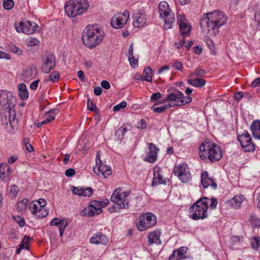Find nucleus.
Instances as JSON below:
<instances>
[{
	"label": "nucleus",
	"instance_id": "f8f14e48",
	"mask_svg": "<svg viewBox=\"0 0 260 260\" xmlns=\"http://www.w3.org/2000/svg\"><path fill=\"white\" fill-rule=\"evenodd\" d=\"M15 26L16 30L18 32H23L27 35L32 34L37 31L38 27L37 23L28 20L21 21Z\"/></svg>",
	"mask_w": 260,
	"mask_h": 260
},
{
	"label": "nucleus",
	"instance_id": "c756f323",
	"mask_svg": "<svg viewBox=\"0 0 260 260\" xmlns=\"http://www.w3.org/2000/svg\"><path fill=\"white\" fill-rule=\"evenodd\" d=\"M18 93L21 100H25L28 98V93L26 86L24 83H20L18 85Z\"/></svg>",
	"mask_w": 260,
	"mask_h": 260
},
{
	"label": "nucleus",
	"instance_id": "5701e85b",
	"mask_svg": "<svg viewBox=\"0 0 260 260\" xmlns=\"http://www.w3.org/2000/svg\"><path fill=\"white\" fill-rule=\"evenodd\" d=\"M50 225L57 226L59 231V236L62 237L64 229L68 225V222L66 219L54 218L50 222Z\"/></svg>",
	"mask_w": 260,
	"mask_h": 260
},
{
	"label": "nucleus",
	"instance_id": "7ed1b4c3",
	"mask_svg": "<svg viewBox=\"0 0 260 260\" xmlns=\"http://www.w3.org/2000/svg\"><path fill=\"white\" fill-rule=\"evenodd\" d=\"M16 100L10 91H0V105L3 110H6L9 114V121L11 126L14 128L18 122V118L16 115L14 107Z\"/></svg>",
	"mask_w": 260,
	"mask_h": 260
},
{
	"label": "nucleus",
	"instance_id": "473e14b6",
	"mask_svg": "<svg viewBox=\"0 0 260 260\" xmlns=\"http://www.w3.org/2000/svg\"><path fill=\"white\" fill-rule=\"evenodd\" d=\"M152 71L150 67H145L143 71V77H141L143 78V80H145L147 82H150L152 81Z\"/></svg>",
	"mask_w": 260,
	"mask_h": 260
},
{
	"label": "nucleus",
	"instance_id": "c85d7f7f",
	"mask_svg": "<svg viewBox=\"0 0 260 260\" xmlns=\"http://www.w3.org/2000/svg\"><path fill=\"white\" fill-rule=\"evenodd\" d=\"M10 174V167L5 163L0 164V177L3 180L7 179Z\"/></svg>",
	"mask_w": 260,
	"mask_h": 260
},
{
	"label": "nucleus",
	"instance_id": "393cba45",
	"mask_svg": "<svg viewBox=\"0 0 260 260\" xmlns=\"http://www.w3.org/2000/svg\"><path fill=\"white\" fill-rule=\"evenodd\" d=\"M71 190L74 194L84 197H90L93 192V189L90 187L84 188L72 186Z\"/></svg>",
	"mask_w": 260,
	"mask_h": 260
},
{
	"label": "nucleus",
	"instance_id": "13d9d810",
	"mask_svg": "<svg viewBox=\"0 0 260 260\" xmlns=\"http://www.w3.org/2000/svg\"><path fill=\"white\" fill-rule=\"evenodd\" d=\"M75 174V171L73 169H68L65 172V175L68 177H72Z\"/></svg>",
	"mask_w": 260,
	"mask_h": 260
},
{
	"label": "nucleus",
	"instance_id": "a19ab883",
	"mask_svg": "<svg viewBox=\"0 0 260 260\" xmlns=\"http://www.w3.org/2000/svg\"><path fill=\"white\" fill-rule=\"evenodd\" d=\"M206 74V72L203 69H197L194 72L191 73L189 74V77L190 78H193L194 76H204Z\"/></svg>",
	"mask_w": 260,
	"mask_h": 260
},
{
	"label": "nucleus",
	"instance_id": "a18cd8bd",
	"mask_svg": "<svg viewBox=\"0 0 260 260\" xmlns=\"http://www.w3.org/2000/svg\"><path fill=\"white\" fill-rule=\"evenodd\" d=\"M14 219L15 222L19 225L20 226L23 227L25 225V221L24 218L20 216H14Z\"/></svg>",
	"mask_w": 260,
	"mask_h": 260
},
{
	"label": "nucleus",
	"instance_id": "ddd939ff",
	"mask_svg": "<svg viewBox=\"0 0 260 260\" xmlns=\"http://www.w3.org/2000/svg\"><path fill=\"white\" fill-rule=\"evenodd\" d=\"M129 16L128 11H125L123 13L115 14L111 20V26L115 29L122 28L127 22Z\"/></svg>",
	"mask_w": 260,
	"mask_h": 260
},
{
	"label": "nucleus",
	"instance_id": "6e6d98bb",
	"mask_svg": "<svg viewBox=\"0 0 260 260\" xmlns=\"http://www.w3.org/2000/svg\"><path fill=\"white\" fill-rule=\"evenodd\" d=\"M133 51H134V47L133 44H132L128 49V60L129 61L131 62V60L134 59V55H133Z\"/></svg>",
	"mask_w": 260,
	"mask_h": 260
},
{
	"label": "nucleus",
	"instance_id": "b1692460",
	"mask_svg": "<svg viewBox=\"0 0 260 260\" xmlns=\"http://www.w3.org/2000/svg\"><path fill=\"white\" fill-rule=\"evenodd\" d=\"M90 242L93 244L107 245L108 243L107 237L101 232H98L92 235L90 239Z\"/></svg>",
	"mask_w": 260,
	"mask_h": 260
},
{
	"label": "nucleus",
	"instance_id": "69168bd1",
	"mask_svg": "<svg viewBox=\"0 0 260 260\" xmlns=\"http://www.w3.org/2000/svg\"><path fill=\"white\" fill-rule=\"evenodd\" d=\"M182 63L180 61H176L173 65V67L177 70H181L182 68Z\"/></svg>",
	"mask_w": 260,
	"mask_h": 260
},
{
	"label": "nucleus",
	"instance_id": "8fccbe9b",
	"mask_svg": "<svg viewBox=\"0 0 260 260\" xmlns=\"http://www.w3.org/2000/svg\"><path fill=\"white\" fill-rule=\"evenodd\" d=\"M115 136L117 137L118 141H121L124 138L123 133L121 131L120 128H118L115 132Z\"/></svg>",
	"mask_w": 260,
	"mask_h": 260
},
{
	"label": "nucleus",
	"instance_id": "dca6fc26",
	"mask_svg": "<svg viewBox=\"0 0 260 260\" xmlns=\"http://www.w3.org/2000/svg\"><path fill=\"white\" fill-rule=\"evenodd\" d=\"M43 63L41 67L42 72L48 73L53 69L55 66V58L53 54H49L45 55L42 58Z\"/></svg>",
	"mask_w": 260,
	"mask_h": 260
},
{
	"label": "nucleus",
	"instance_id": "6e6552de",
	"mask_svg": "<svg viewBox=\"0 0 260 260\" xmlns=\"http://www.w3.org/2000/svg\"><path fill=\"white\" fill-rule=\"evenodd\" d=\"M169 102L168 105L172 107L185 105L192 101V98L189 96H184V94L179 90L175 89L168 94L164 99L165 102Z\"/></svg>",
	"mask_w": 260,
	"mask_h": 260
},
{
	"label": "nucleus",
	"instance_id": "4c0bfd02",
	"mask_svg": "<svg viewBox=\"0 0 260 260\" xmlns=\"http://www.w3.org/2000/svg\"><path fill=\"white\" fill-rule=\"evenodd\" d=\"M82 214L87 216H92L95 214H96V212H95V211L89 205L82 211Z\"/></svg>",
	"mask_w": 260,
	"mask_h": 260
},
{
	"label": "nucleus",
	"instance_id": "e2e57ef3",
	"mask_svg": "<svg viewBox=\"0 0 260 260\" xmlns=\"http://www.w3.org/2000/svg\"><path fill=\"white\" fill-rule=\"evenodd\" d=\"M251 85L252 87H256L260 86V77L254 79L251 83Z\"/></svg>",
	"mask_w": 260,
	"mask_h": 260
},
{
	"label": "nucleus",
	"instance_id": "4be33fe9",
	"mask_svg": "<svg viewBox=\"0 0 260 260\" xmlns=\"http://www.w3.org/2000/svg\"><path fill=\"white\" fill-rule=\"evenodd\" d=\"M187 250V247H181L177 250H174L169 260H186Z\"/></svg>",
	"mask_w": 260,
	"mask_h": 260
},
{
	"label": "nucleus",
	"instance_id": "2eb2a0df",
	"mask_svg": "<svg viewBox=\"0 0 260 260\" xmlns=\"http://www.w3.org/2000/svg\"><path fill=\"white\" fill-rule=\"evenodd\" d=\"M98 157L99 160L96 159V167L93 168V171L99 176H103L104 178H106L112 174L111 169L110 167L102 163L99 158V155L97 154L96 158Z\"/></svg>",
	"mask_w": 260,
	"mask_h": 260
},
{
	"label": "nucleus",
	"instance_id": "a878e982",
	"mask_svg": "<svg viewBox=\"0 0 260 260\" xmlns=\"http://www.w3.org/2000/svg\"><path fill=\"white\" fill-rule=\"evenodd\" d=\"M161 235L160 230H155L149 233L148 236V242L149 245L153 244H160L161 240L159 238Z\"/></svg>",
	"mask_w": 260,
	"mask_h": 260
},
{
	"label": "nucleus",
	"instance_id": "e433bc0d",
	"mask_svg": "<svg viewBox=\"0 0 260 260\" xmlns=\"http://www.w3.org/2000/svg\"><path fill=\"white\" fill-rule=\"evenodd\" d=\"M28 201L27 199H24L21 201H18L16 207L17 211L19 212L25 211L27 208V203Z\"/></svg>",
	"mask_w": 260,
	"mask_h": 260
},
{
	"label": "nucleus",
	"instance_id": "a211bd4d",
	"mask_svg": "<svg viewBox=\"0 0 260 260\" xmlns=\"http://www.w3.org/2000/svg\"><path fill=\"white\" fill-rule=\"evenodd\" d=\"M148 152L144 158V160L153 163L157 159V153L159 149L152 143L148 144Z\"/></svg>",
	"mask_w": 260,
	"mask_h": 260
},
{
	"label": "nucleus",
	"instance_id": "7c9ffc66",
	"mask_svg": "<svg viewBox=\"0 0 260 260\" xmlns=\"http://www.w3.org/2000/svg\"><path fill=\"white\" fill-rule=\"evenodd\" d=\"M188 83L196 87H202L206 84V81L201 78H197L196 79H189L188 80Z\"/></svg>",
	"mask_w": 260,
	"mask_h": 260
},
{
	"label": "nucleus",
	"instance_id": "bb28decb",
	"mask_svg": "<svg viewBox=\"0 0 260 260\" xmlns=\"http://www.w3.org/2000/svg\"><path fill=\"white\" fill-rule=\"evenodd\" d=\"M165 180L163 179L161 174V169L159 168H155L153 171V178L152 186H156L160 184H165Z\"/></svg>",
	"mask_w": 260,
	"mask_h": 260
},
{
	"label": "nucleus",
	"instance_id": "f257e3e1",
	"mask_svg": "<svg viewBox=\"0 0 260 260\" xmlns=\"http://www.w3.org/2000/svg\"><path fill=\"white\" fill-rule=\"evenodd\" d=\"M228 19V16L223 12L214 11L203 14L200 20V27L210 36H215L219 34L218 29L226 23Z\"/></svg>",
	"mask_w": 260,
	"mask_h": 260
},
{
	"label": "nucleus",
	"instance_id": "79ce46f5",
	"mask_svg": "<svg viewBox=\"0 0 260 260\" xmlns=\"http://www.w3.org/2000/svg\"><path fill=\"white\" fill-rule=\"evenodd\" d=\"M3 5L6 10H9L14 7V3L13 0H3Z\"/></svg>",
	"mask_w": 260,
	"mask_h": 260
},
{
	"label": "nucleus",
	"instance_id": "864d4df0",
	"mask_svg": "<svg viewBox=\"0 0 260 260\" xmlns=\"http://www.w3.org/2000/svg\"><path fill=\"white\" fill-rule=\"evenodd\" d=\"M18 191V187L17 186L13 185L11 186V188L10 191V193L12 194L13 196L16 197L17 195Z\"/></svg>",
	"mask_w": 260,
	"mask_h": 260
},
{
	"label": "nucleus",
	"instance_id": "f704fd0d",
	"mask_svg": "<svg viewBox=\"0 0 260 260\" xmlns=\"http://www.w3.org/2000/svg\"><path fill=\"white\" fill-rule=\"evenodd\" d=\"M164 28L166 30L172 28L173 25L175 20L174 15H171V17L165 18Z\"/></svg>",
	"mask_w": 260,
	"mask_h": 260
},
{
	"label": "nucleus",
	"instance_id": "bf43d9fd",
	"mask_svg": "<svg viewBox=\"0 0 260 260\" xmlns=\"http://www.w3.org/2000/svg\"><path fill=\"white\" fill-rule=\"evenodd\" d=\"M146 122L144 119H141L140 121L138 123L137 127L139 128L144 129L146 127Z\"/></svg>",
	"mask_w": 260,
	"mask_h": 260
},
{
	"label": "nucleus",
	"instance_id": "680f3d73",
	"mask_svg": "<svg viewBox=\"0 0 260 260\" xmlns=\"http://www.w3.org/2000/svg\"><path fill=\"white\" fill-rule=\"evenodd\" d=\"M101 85L106 89H109L110 88V83L107 80H103L101 83Z\"/></svg>",
	"mask_w": 260,
	"mask_h": 260
},
{
	"label": "nucleus",
	"instance_id": "f03ea898",
	"mask_svg": "<svg viewBox=\"0 0 260 260\" xmlns=\"http://www.w3.org/2000/svg\"><path fill=\"white\" fill-rule=\"evenodd\" d=\"M218 201L216 198L209 199L207 197L201 198L197 200L190 208L189 217L194 220L203 219L208 217L207 210L216 208Z\"/></svg>",
	"mask_w": 260,
	"mask_h": 260
},
{
	"label": "nucleus",
	"instance_id": "09e8293b",
	"mask_svg": "<svg viewBox=\"0 0 260 260\" xmlns=\"http://www.w3.org/2000/svg\"><path fill=\"white\" fill-rule=\"evenodd\" d=\"M10 49L12 52L19 56L22 55V51H21V50L14 45H11L10 47Z\"/></svg>",
	"mask_w": 260,
	"mask_h": 260
},
{
	"label": "nucleus",
	"instance_id": "338daca9",
	"mask_svg": "<svg viewBox=\"0 0 260 260\" xmlns=\"http://www.w3.org/2000/svg\"><path fill=\"white\" fill-rule=\"evenodd\" d=\"M120 129H121V131L123 133V135L125 134V133L130 129L129 128V125L124 124H123L122 125H121L120 127Z\"/></svg>",
	"mask_w": 260,
	"mask_h": 260
},
{
	"label": "nucleus",
	"instance_id": "0e129e2a",
	"mask_svg": "<svg viewBox=\"0 0 260 260\" xmlns=\"http://www.w3.org/2000/svg\"><path fill=\"white\" fill-rule=\"evenodd\" d=\"M3 58L9 60L11 59V56L9 54L0 51V59Z\"/></svg>",
	"mask_w": 260,
	"mask_h": 260
},
{
	"label": "nucleus",
	"instance_id": "3c124183",
	"mask_svg": "<svg viewBox=\"0 0 260 260\" xmlns=\"http://www.w3.org/2000/svg\"><path fill=\"white\" fill-rule=\"evenodd\" d=\"M87 108L90 111H95L96 110V106L92 103L90 99H88Z\"/></svg>",
	"mask_w": 260,
	"mask_h": 260
},
{
	"label": "nucleus",
	"instance_id": "aec40b11",
	"mask_svg": "<svg viewBox=\"0 0 260 260\" xmlns=\"http://www.w3.org/2000/svg\"><path fill=\"white\" fill-rule=\"evenodd\" d=\"M201 183L204 188L211 186L213 189H215L217 187V184L212 177H209L207 172H203L201 176Z\"/></svg>",
	"mask_w": 260,
	"mask_h": 260
},
{
	"label": "nucleus",
	"instance_id": "4d7b16f0",
	"mask_svg": "<svg viewBox=\"0 0 260 260\" xmlns=\"http://www.w3.org/2000/svg\"><path fill=\"white\" fill-rule=\"evenodd\" d=\"M161 98V94L159 92L153 93L150 98L151 102H155Z\"/></svg>",
	"mask_w": 260,
	"mask_h": 260
},
{
	"label": "nucleus",
	"instance_id": "9b49d317",
	"mask_svg": "<svg viewBox=\"0 0 260 260\" xmlns=\"http://www.w3.org/2000/svg\"><path fill=\"white\" fill-rule=\"evenodd\" d=\"M237 139L244 151L253 152L255 150V145L252 142L250 135L247 131H244L241 135H238Z\"/></svg>",
	"mask_w": 260,
	"mask_h": 260
},
{
	"label": "nucleus",
	"instance_id": "f3484780",
	"mask_svg": "<svg viewBox=\"0 0 260 260\" xmlns=\"http://www.w3.org/2000/svg\"><path fill=\"white\" fill-rule=\"evenodd\" d=\"M177 23L179 26L181 34L184 37L188 36L190 34L191 27L188 23L184 15H178Z\"/></svg>",
	"mask_w": 260,
	"mask_h": 260
},
{
	"label": "nucleus",
	"instance_id": "774afa93",
	"mask_svg": "<svg viewBox=\"0 0 260 260\" xmlns=\"http://www.w3.org/2000/svg\"><path fill=\"white\" fill-rule=\"evenodd\" d=\"M33 202H36L41 206V208H45V206L47 204V202L43 199H40L38 201H32Z\"/></svg>",
	"mask_w": 260,
	"mask_h": 260
},
{
	"label": "nucleus",
	"instance_id": "5fc2aeb1",
	"mask_svg": "<svg viewBox=\"0 0 260 260\" xmlns=\"http://www.w3.org/2000/svg\"><path fill=\"white\" fill-rule=\"evenodd\" d=\"M254 19L255 21L257 22V27L260 29V9L255 12Z\"/></svg>",
	"mask_w": 260,
	"mask_h": 260
},
{
	"label": "nucleus",
	"instance_id": "2f4dec72",
	"mask_svg": "<svg viewBox=\"0 0 260 260\" xmlns=\"http://www.w3.org/2000/svg\"><path fill=\"white\" fill-rule=\"evenodd\" d=\"M37 69L35 67H30L24 74L25 80L34 79L37 75Z\"/></svg>",
	"mask_w": 260,
	"mask_h": 260
},
{
	"label": "nucleus",
	"instance_id": "1a4fd4ad",
	"mask_svg": "<svg viewBox=\"0 0 260 260\" xmlns=\"http://www.w3.org/2000/svg\"><path fill=\"white\" fill-rule=\"evenodd\" d=\"M156 216L151 213L141 214L139 217V221L136 224L140 231H144L154 226L156 223Z\"/></svg>",
	"mask_w": 260,
	"mask_h": 260
},
{
	"label": "nucleus",
	"instance_id": "6ab92c4d",
	"mask_svg": "<svg viewBox=\"0 0 260 260\" xmlns=\"http://www.w3.org/2000/svg\"><path fill=\"white\" fill-rule=\"evenodd\" d=\"M134 19L133 25L135 27L139 28L144 26L146 23V16L144 13L137 11L133 14Z\"/></svg>",
	"mask_w": 260,
	"mask_h": 260
},
{
	"label": "nucleus",
	"instance_id": "20e7f679",
	"mask_svg": "<svg viewBox=\"0 0 260 260\" xmlns=\"http://www.w3.org/2000/svg\"><path fill=\"white\" fill-rule=\"evenodd\" d=\"M199 155L202 160L209 159L213 162L218 161L222 156V151L219 146L210 142L202 143L199 147Z\"/></svg>",
	"mask_w": 260,
	"mask_h": 260
},
{
	"label": "nucleus",
	"instance_id": "72a5a7b5",
	"mask_svg": "<svg viewBox=\"0 0 260 260\" xmlns=\"http://www.w3.org/2000/svg\"><path fill=\"white\" fill-rule=\"evenodd\" d=\"M244 199V196L241 194H239L235 196L229 202L232 205V206H239L243 202Z\"/></svg>",
	"mask_w": 260,
	"mask_h": 260
},
{
	"label": "nucleus",
	"instance_id": "423d86ee",
	"mask_svg": "<svg viewBox=\"0 0 260 260\" xmlns=\"http://www.w3.org/2000/svg\"><path fill=\"white\" fill-rule=\"evenodd\" d=\"M89 4L87 0H70L64 6L68 16L75 17L86 12Z\"/></svg>",
	"mask_w": 260,
	"mask_h": 260
},
{
	"label": "nucleus",
	"instance_id": "49530a36",
	"mask_svg": "<svg viewBox=\"0 0 260 260\" xmlns=\"http://www.w3.org/2000/svg\"><path fill=\"white\" fill-rule=\"evenodd\" d=\"M127 106V103L125 101H123L116 106H114L113 108V110L115 112L118 111L120 109L125 108Z\"/></svg>",
	"mask_w": 260,
	"mask_h": 260
},
{
	"label": "nucleus",
	"instance_id": "37998d69",
	"mask_svg": "<svg viewBox=\"0 0 260 260\" xmlns=\"http://www.w3.org/2000/svg\"><path fill=\"white\" fill-rule=\"evenodd\" d=\"M170 107H171V105L168 104L165 105L163 106L154 108L153 111L156 113H162Z\"/></svg>",
	"mask_w": 260,
	"mask_h": 260
},
{
	"label": "nucleus",
	"instance_id": "c03bdc74",
	"mask_svg": "<svg viewBox=\"0 0 260 260\" xmlns=\"http://www.w3.org/2000/svg\"><path fill=\"white\" fill-rule=\"evenodd\" d=\"M60 78L59 74L57 71H54L51 73V74L50 75V80L52 82H56L59 80Z\"/></svg>",
	"mask_w": 260,
	"mask_h": 260
},
{
	"label": "nucleus",
	"instance_id": "ea45409f",
	"mask_svg": "<svg viewBox=\"0 0 260 260\" xmlns=\"http://www.w3.org/2000/svg\"><path fill=\"white\" fill-rule=\"evenodd\" d=\"M249 222L253 227L260 226V219L255 215H252L249 218Z\"/></svg>",
	"mask_w": 260,
	"mask_h": 260
},
{
	"label": "nucleus",
	"instance_id": "052dcab7",
	"mask_svg": "<svg viewBox=\"0 0 260 260\" xmlns=\"http://www.w3.org/2000/svg\"><path fill=\"white\" fill-rule=\"evenodd\" d=\"M186 43L185 42V40L182 39L180 40L178 42H176L175 43V45L176 46L177 49H180L181 47L185 45Z\"/></svg>",
	"mask_w": 260,
	"mask_h": 260
},
{
	"label": "nucleus",
	"instance_id": "58836bf2",
	"mask_svg": "<svg viewBox=\"0 0 260 260\" xmlns=\"http://www.w3.org/2000/svg\"><path fill=\"white\" fill-rule=\"evenodd\" d=\"M251 244L253 249L257 250L260 246V237H254L251 239Z\"/></svg>",
	"mask_w": 260,
	"mask_h": 260
},
{
	"label": "nucleus",
	"instance_id": "c9c22d12",
	"mask_svg": "<svg viewBox=\"0 0 260 260\" xmlns=\"http://www.w3.org/2000/svg\"><path fill=\"white\" fill-rule=\"evenodd\" d=\"M89 205L95 211L96 214H99L102 212V205L100 202L92 201L90 202Z\"/></svg>",
	"mask_w": 260,
	"mask_h": 260
},
{
	"label": "nucleus",
	"instance_id": "39448f33",
	"mask_svg": "<svg viewBox=\"0 0 260 260\" xmlns=\"http://www.w3.org/2000/svg\"><path fill=\"white\" fill-rule=\"evenodd\" d=\"M104 36L102 29L96 26L88 25L84 30L82 40L86 47L92 49L101 43Z\"/></svg>",
	"mask_w": 260,
	"mask_h": 260
},
{
	"label": "nucleus",
	"instance_id": "0eeeda50",
	"mask_svg": "<svg viewBox=\"0 0 260 260\" xmlns=\"http://www.w3.org/2000/svg\"><path fill=\"white\" fill-rule=\"evenodd\" d=\"M129 193L126 191L121 192L120 189H116L112 193L111 197V201L116 204L118 207L113 205L111 207L109 208L110 212H116L117 209H127L128 208V202L126 198Z\"/></svg>",
	"mask_w": 260,
	"mask_h": 260
},
{
	"label": "nucleus",
	"instance_id": "603ef678",
	"mask_svg": "<svg viewBox=\"0 0 260 260\" xmlns=\"http://www.w3.org/2000/svg\"><path fill=\"white\" fill-rule=\"evenodd\" d=\"M24 142L25 143V149L28 152H31L34 151L32 146L28 143V139L27 138L24 139Z\"/></svg>",
	"mask_w": 260,
	"mask_h": 260
},
{
	"label": "nucleus",
	"instance_id": "9d476101",
	"mask_svg": "<svg viewBox=\"0 0 260 260\" xmlns=\"http://www.w3.org/2000/svg\"><path fill=\"white\" fill-rule=\"evenodd\" d=\"M175 176L183 183H187L191 180V176L189 168L186 164H179L176 166L173 171Z\"/></svg>",
	"mask_w": 260,
	"mask_h": 260
},
{
	"label": "nucleus",
	"instance_id": "412c9836",
	"mask_svg": "<svg viewBox=\"0 0 260 260\" xmlns=\"http://www.w3.org/2000/svg\"><path fill=\"white\" fill-rule=\"evenodd\" d=\"M158 10L160 17L163 18L174 15V13L171 12L168 3L165 1L160 2Z\"/></svg>",
	"mask_w": 260,
	"mask_h": 260
},
{
	"label": "nucleus",
	"instance_id": "4468645a",
	"mask_svg": "<svg viewBox=\"0 0 260 260\" xmlns=\"http://www.w3.org/2000/svg\"><path fill=\"white\" fill-rule=\"evenodd\" d=\"M28 210L33 216L36 218H44L48 214V211L45 208H41V206L36 202L30 203L28 205Z\"/></svg>",
	"mask_w": 260,
	"mask_h": 260
},
{
	"label": "nucleus",
	"instance_id": "de8ad7c7",
	"mask_svg": "<svg viewBox=\"0 0 260 260\" xmlns=\"http://www.w3.org/2000/svg\"><path fill=\"white\" fill-rule=\"evenodd\" d=\"M39 41L36 38H30L27 41V45L28 46H34L38 45Z\"/></svg>",
	"mask_w": 260,
	"mask_h": 260
},
{
	"label": "nucleus",
	"instance_id": "cd10ccee",
	"mask_svg": "<svg viewBox=\"0 0 260 260\" xmlns=\"http://www.w3.org/2000/svg\"><path fill=\"white\" fill-rule=\"evenodd\" d=\"M250 128L254 138L260 140V120H257L253 121Z\"/></svg>",
	"mask_w": 260,
	"mask_h": 260
}]
</instances>
